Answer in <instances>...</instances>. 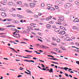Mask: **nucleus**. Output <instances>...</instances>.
<instances>
[{"label":"nucleus","instance_id":"34","mask_svg":"<svg viewBox=\"0 0 79 79\" xmlns=\"http://www.w3.org/2000/svg\"><path fill=\"white\" fill-rule=\"evenodd\" d=\"M75 3L76 4V5H79V2H77V1H75Z\"/></svg>","mask_w":79,"mask_h":79},{"label":"nucleus","instance_id":"54","mask_svg":"<svg viewBox=\"0 0 79 79\" xmlns=\"http://www.w3.org/2000/svg\"><path fill=\"white\" fill-rule=\"evenodd\" d=\"M20 23H23V19L21 20H20Z\"/></svg>","mask_w":79,"mask_h":79},{"label":"nucleus","instance_id":"14","mask_svg":"<svg viewBox=\"0 0 79 79\" xmlns=\"http://www.w3.org/2000/svg\"><path fill=\"white\" fill-rule=\"evenodd\" d=\"M59 18L61 21H64V18L63 17H59Z\"/></svg>","mask_w":79,"mask_h":79},{"label":"nucleus","instance_id":"40","mask_svg":"<svg viewBox=\"0 0 79 79\" xmlns=\"http://www.w3.org/2000/svg\"><path fill=\"white\" fill-rule=\"evenodd\" d=\"M60 52V53H62V52L61 51H60V50H59V49H58L57 51V52Z\"/></svg>","mask_w":79,"mask_h":79},{"label":"nucleus","instance_id":"8","mask_svg":"<svg viewBox=\"0 0 79 79\" xmlns=\"http://www.w3.org/2000/svg\"><path fill=\"white\" fill-rule=\"evenodd\" d=\"M1 16H3V17H5V16H6V13L4 12H2L1 14Z\"/></svg>","mask_w":79,"mask_h":79},{"label":"nucleus","instance_id":"21","mask_svg":"<svg viewBox=\"0 0 79 79\" xmlns=\"http://www.w3.org/2000/svg\"><path fill=\"white\" fill-rule=\"evenodd\" d=\"M9 48H10V49H12V50H14V52H16V53H18L17 51H15V49L14 48H10V47H9Z\"/></svg>","mask_w":79,"mask_h":79},{"label":"nucleus","instance_id":"60","mask_svg":"<svg viewBox=\"0 0 79 79\" xmlns=\"http://www.w3.org/2000/svg\"><path fill=\"white\" fill-rule=\"evenodd\" d=\"M54 50H55V51H58V49H57V48H54Z\"/></svg>","mask_w":79,"mask_h":79},{"label":"nucleus","instance_id":"4","mask_svg":"<svg viewBox=\"0 0 79 79\" xmlns=\"http://www.w3.org/2000/svg\"><path fill=\"white\" fill-rule=\"evenodd\" d=\"M30 6L31 8H34V7L35 5V4L34 3H30Z\"/></svg>","mask_w":79,"mask_h":79},{"label":"nucleus","instance_id":"10","mask_svg":"<svg viewBox=\"0 0 79 79\" xmlns=\"http://www.w3.org/2000/svg\"><path fill=\"white\" fill-rule=\"evenodd\" d=\"M73 22H74L75 23H76L77 22H79V19L77 18H76L73 21Z\"/></svg>","mask_w":79,"mask_h":79},{"label":"nucleus","instance_id":"32","mask_svg":"<svg viewBox=\"0 0 79 79\" xmlns=\"http://www.w3.org/2000/svg\"><path fill=\"white\" fill-rule=\"evenodd\" d=\"M11 30L12 31H16V29H15L11 28Z\"/></svg>","mask_w":79,"mask_h":79},{"label":"nucleus","instance_id":"20","mask_svg":"<svg viewBox=\"0 0 79 79\" xmlns=\"http://www.w3.org/2000/svg\"><path fill=\"white\" fill-rule=\"evenodd\" d=\"M41 7H44V6H45V4H44V3H42L41 4Z\"/></svg>","mask_w":79,"mask_h":79},{"label":"nucleus","instance_id":"63","mask_svg":"<svg viewBox=\"0 0 79 79\" xmlns=\"http://www.w3.org/2000/svg\"><path fill=\"white\" fill-rule=\"evenodd\" d=\"M52 39H53V40H56L55 38L54 37L52 38Z\"/></svg>","mask_w":79,"mask_h":79},{"label":"nucleus","instance_id":"26","mask_svg":"<svg viewBox=\"0 0 79 79\" xmlns=\"http://www.w3.org/2000/svg\"><path fill=\"white\" fill-rule=\"evenodd\" d=\"M50 73H53V69H51L49 70Z\"/></svg>","mask_w":79,"mask_h":79},{"label":"nucleus","instance_id":"45","mask_svg":"<svg viewBox=\"0 0 79 79\" xmlns=\"http://www.w3.org/2000/svg\"><path fill=\"white\" fill-rule=\"evenodd\" d=\"M52 62L53 63H55V64H58V63L57 62H55L53 61H52Z\"/></svg>","mask_w":79,"mask_h":79},{"label":"nucleus","instance_id":"5","mask_svg":"<svg viewBox=\"0 0 79 79\" xmlns=\"http://www.w3.org/2000/svg\"><path fill=\"white\" fill-rule=\"evenodd\" d=\"M0 11H6L7 10L6 9V8H1L0 9Z\"/></svg>","mask_w":79,"mask_h":79},{"label":"nucleus","instance_id":"23","mask_svg":"<svg viewBox=\"0 0 79 79\" xmlns=\"http://www.w3.org/2000/svg\"><path fill=\"white\" fill-rule=\"evenodd\" d=\"M47 6H48L49 7H51V6H52V4H47Z\"/></svg>","mask_w":79,"mask_h":79},{"label":"nucleus","instance_id":"6","mask_svg":"<svg viewBox=\"0 0 79 79\" xmlns=\"http://www.w3.org/2000/svg\"><path fill=\"white\" fill-rule=\"evenodd\" d=\"M27 28H28V29H27V30L28 31H30V30H33L32 27H27Z\"/></svg>","mask_w":79,"mask_h":79},{"label":"nucleus","instance_id":"24","mask_svg":"<svg viewBox=\"0 0 79 79\" xmlns=\"http://www.w3.org/2000/svg\"><path fill=\"white\" fill-rule=\"evenodd\" d=\"M17 3L19 5H21V4H22V2H17Z\"/></svg>","mask_w":79,"mask_h":79},{"label":"nucleus","instance_id":"25","mask_svg":"<svg viewBox=\"0 0 79 79\" xmlns=\"http://www.w3.org/2000/svg\"><path fill=\"white\" fill-rule=\"evenodd\" d=\"M43 48H45V49H47V48H49L48 47H47L46 46H44L43 47Z\"/></svg>","mask_w":79,"mask_h":79},{"label":"nucleus","instance_id":"7","mask_svg":"<svg viewBox=\"0 0 79 79\" xmlns=\"http://www.w3.org/2000/svg\"><path fill=\"white\" fill-rule=\"evenodd\" d=\"M59 34L61 35H64L66 34V33H65V32L64 31H61L59 33Z\"/></svg>","mask_w":79,"mask_h":79},{"label":"nucleus","instance_id":"61","mask_svg":"<svg viewBox=\"0 0 79 79\" xmlns=\"http://www.w3.org/2000/svg\"><path fill=\"white\" fill-rule=\"evenodd\" d=\"M3 30H4V29H3V28H0V31H3Z\"/></svg>","mask_w":79,"mask_h":79},{"label":"nucleus","instance_id":"49","mask_svg":"<svg viewBox=\"0 0 79 79\" xmlns=\"http://www.w3.org/2000/svg\"><path fill=\"white\" fill-rule=\"evenodd\" d=\"M42 15V14H41V13H38V15L39 16H41V15Z\"/></svg>","mask_w":79,"mask_h":79},{"label":"nucleus","instance_id":"39","mask_svg":"<svg viewBox=\"0 0 79 79\" xmlns=\"http://www.w3.org/2000/svg\"><path fill=\"white\" fill-rule=\"evenodd\" d=\"M49 24H53V21H51L49 22Z\"/></svg>","mask_w":79,"mask_h":79},{"label":"nucleus","instance_id":"3","mask_svg":"<svg viewBox=\"0 0 79 79\" xmlns=\"http://www.w3.org/2000/svg\"><path fill=\"white\" fill-rule=\"evenodd\" d=\"M56 3L57 5H63V2L61 1H57Z\"/></svg>","mask_w":79,"mask_h":79},{"label":"nucleus","instance_id":"59","mask_svg":"<svg viewBox=\"0 0 79 79\" xmlns=\"http://www.w3.org/2000/svg\"><path fill=\"white\" fill-rule=\"evenodd\" d=\"M49 19H52V16H49L48 17Z\"/></svg>","mask_w":79,"mask_h":79},{"label":"nucleus","instance_id":"30","mask_svg":"<svg viewBox=\"0 0 79 79\" xmlns=\"http://www.w3.org/2000/svg\"><path fill=\"white\" fill-rule=\"evenodd\" d=\"M7 20L8 21H12V19H7Z\"/></svg>","mask_w":79,"mask_h":79},{"label":"nucleus","instance_id":"28","mask_svg":"<svg viewBox=\"0 0 79 79\" xmlns=\"http://www.w3.org/2000/svg\"><path fill=\"white\" fill-rule=\"evenodd\" d=\"M13 2H11L9 3V5H13Z\"/></svg>","mask_w":79,"mask_h":79},{"label":"nucleus","instance_id":"41","mask_svg":"<svg viewBox=\"0 0 79 79\" xmlns=\"http://www.w3.org/2000/svg\"><path fill=\"white\" fill-rule=\"evenodd\" d=\"M10 27H15V26H14L13 25H10Z\"/></svg>","mask_w":79,"mask_h":79},{"label":"nucleus","instance_id":"46","mask_svg":"<svg viewBox=\"0 0 79 79\" xmlns=\"http://www.w3.org/2000/svg\"><path fill=\"white\" fill-rule=\"evenodd\" d=\"M38 40H39V41H40V42H43V41H42V40L39 39H38Z\"/></svg>","mask_w":79,"mask_h":79},{"label":"nucleus","instance_id":"15","mask_svg":"<svg viewBox=\"0 0 79 79\" xmlns=\"http://www.w3.org/2000/svg\"><path fill=\"white\" fill-rule=\"evenodd\" d=\"M65 40H66V41H69V40H69V37H67V38H66L65 39Z\"/></svg>","mask_w":79,"mask_h":79},{"label":"nucleus","instance_id":"27","mask_svg":"<svg viewBox=\"0 0 79 79\" xmlns=\"http://www.w3.org/2000/svg\"><path fill=\"white\" fill-rule=\"evenodd\" d=\"M50 53H51L54 54H56V55H57V53L53 52V51H51Z\"/></svg>","mask_w":79,"mask_h":79},{"label":"nucleus","instance_id":"42","mask_svg":"<svg viewBox=\"0 0 79 79\" xmlns=\"http://www.w3.org/2000/svg\"><path fill=\"white\" fill-rule=\"evenodd\" d=\"M64 69H65V70H67V69H68V68H67V67H64Z\"/></svg>","mask_w":79,"mask_h":79},{"label":"nucleus","instance_id":"38","mask_svg":"<svg viewBox=\"0 0 79 79\" xmlns=\"http://www.w3.org/2000/svg\"><path fill=\"white\" fill-rule=\"evenodd\" d=\"M76 45H78V46H79V43L78 42H76L75 43Z\"/></svg>","mask_w":79,"mask_h":79},{"label":"nucleus","instance_id":"48","mask_svg":"<svg viewBox=\"0 0 79 79\" xmlns=\"http://www.w3.org/2000/svg\"><path fill=\"white\" fill-rule=\"evenodd\" d=\"M65 75L66 77H69V76H68V74L65 73Z\"/></svg>","mask_w":79,"mask_h":79},{"label":"nucleus","instance_id":"55","mask_svg":"<svg viewBox=\"0 0 79 79\" xmlns=\"http://www.w3.org/2000/svg\"><path fill=\"white\" fill-rule=\"evenodd\" d=\"M69 1L70 2H73L74 1V0H69Z\"/></svg>","mask_w":79,"mask_h":79},{"label":"nucleus","instance_id":"36","mask_svg":"<svg viewBox=\"0 0 79 79\" xmlns=\"http://www.w3.org/2000/svg\"><path fill=\"white\" fill-rule=\"evenodd\" d=\"M52 45H56L57 44H55V43H52Z\"/></svg>","mask_w":79,"mask_h":79},{"label":"nucleus","instance_id":"2","mask_svg":"<svg viewBox=\"0 0 79 79\" xmlns=\"http://www.w3.org/2000/svg\"><path fill=\"white\" fill-rule=\"evenodd\" d=\"M71 4H66L65 5L64 7L65 8H69V7H71Z\"/></svg>","mask_w":79,"mask_h":79},{"label":"nucleus","instance_id":"51","mask_svg":"<svg viewBox=\"0 0 79 79\" xmlns=\"http://www.w3.org/2000/svg\"><path fill=\"white\" fill-rule=\"evenodd\" d=\"M44 46L41 45L40 46V47L42 48H44Z\"/></svg>","mask_w":79,"mask_h":79},{"label":"nucleus","instance_id":"64","mask_svg":"<svg viewBox=\"0 0 79 79\" xmlns=\"http://www.w3.org/2000/svg\"><path fill=\"white\" fill-rule=\"evenodd\" d=\"M6 19H4L3 20H2V21H6Z\"/></svg>","mask_w":79,"mask_h":79},{"label":"nucleus","instance_id":"62","mask_svg":"<svg viewBox=\"0 0 79 79\" xmlns=\"http://www.w3.org/2000/svg\"><path fill=\"white\" fill-rule=\"evenodd\" d=\"M76 63H77V64H78L79 65V61H76Z\"/></svg>","mask_w":79,"mask_h":79},{"label":"nucleus","instance_id":"52","mask_svg":"<svg viewBox=\"0 0 79 79\" xmlns=\"http://www.w3.org/2000/svg\"><path fill=\"white\" fill-rule=\"evenodd\" d=\"M46 20H47V21H49V20H50V19H49L48 17V18H46Z\"/></svg>","mask_w":79,"mask_h":79},{"label":"nucleus","instance_id":"53","mask_svg":"<svg viewBox=\"0 0 79 79\" xmlns=\"http://www.w3.org/2000/svg\"><path fill=\"white\" fill-rule=\"evenodd\" d=\"M22 77V76L20 75H19V76H17V77Z\"/></svg>","mask_w":79,"mask_h":79},{"label":"nucleus","instance_id":"17","mask_svg":"<svg viewBox=\"0 0 79 79\" xmlns=\"http://www.w3.org/2000/svg\"><path fill=\"white\" fill-rule=\"evenodd\" d=\"M17 16L19 18H24V17L23 16L19 15H17Z\"/></svg>","mask_w":79,"mask_h":79},{"label":"nucleus","instance_id":"50","mask_svg":"<svg viewBox=\"0 0 79 79\" xmlns=\"http://www.w3.org/2000/svg\"><path fill=\"white\" fill-rule=\"evenodd\" d=\"M12 11H15L16 10V9H15L14 8H12Z\"/></svg>","mask_w":79,"mask_h":79},{"label":"nucleus","instance_id":"33","mask_svg":"<svg viewBox=\"0 0 79 79\" xmlns=\"http://www.w3.org/2000/svg\"><path fill=\"white\" fill-rule=\"evenodd\" d=\"M61 49L62 50H66V49H64V48H63V47H61Z\"/></svg>","mask_w":79,"mask_h":79},{"label":"nucleus","instance_id":"31","mask_svg":"<svg viewBox=\"0 0 79 79\" xmlns=\"http://www.w3.org/2000/svg\"><path fill=\"white\" fill-rule=\"evenodd\" d=\"M73 29H77V27H76V26H73Z\"/></svg>","mask_w":79,"mask_h":79},{"label":"nucleus","instance_id":"13","mask_svg":"<svg viewBox=\"0 0 79 79\" xmlns=\"http://www.w3.org/2000/svg\"><path fill=\"white\" fill-rule=\"evenodd\" d=\"M26 61H27V62H32V63H35V61H33L32 60H27Z\"/></svg>","mask_w":79,"mask_h":79},{"label":"nucleus","instance_id":"58","mask_svg":"<svg viewBox=\"0 0 79 79\" xmlns=\"http://www.w3.org/2000/svg\"><path fill=\"white\" fill-rule=\"evenodd\" d=\"M58 22H60V23H61V20L60 19H58Z\"/></svg>","mask_w":79,"mask_h":79},{"label":"nucleus","instance_id":"11","mask_svg":"<svg viewBox=\"0 0 79 79\" xmlns=\"http://www.w3.org/2000/svg\"><path fill=\"white\" fill-rule=\"evenodd\" d=\"M46 27H47L48 29H50L51 28V25L49 24H47L46 26Z\"/></svg>","mask_w":79,"mask_h":79},{"label":"nucleus","instance_id":"44","mask_svg":"<svg viewBox=\"0 0 79 79\" xmlns=\"http://www.w3.org/2000/svg\"><path fill=\"white\" fill-rule=\"evenodd\" d=\"M25 6H29V5L26 3H25Z\"/></svg>","mask_w":79,"mask_h":79},{"label":"nucleus","instance_id":"16","mask_svg":"<svg viewBox=\"0 0 79 79\" xmlns=\"http://www.w3.org/2000/svg\"><path fill=\"white\" fill-rule=\"evenodd\" d=\"M55 31L56 32H58L60 31V29L59 28H57L55 30Z\"/></svg>","mask_w":79,"mask_h":79},{"label":"nucleus","instance_id":"18","mask_svg":"<svg viewBox=\"0 0 79 79\" xmlns=\"http://www.w3.org/2000/svg\"><path fill=\"white\" fill-rule=\"evenodd\" d=\"M30 26H35L36 24L35 23H31L30 24Z\"/></svg>","mask_w":79,"mask_h":79},{"label":"nucleus","instance_id":"47","mask_svg":"<svg viewBox=\"0 0 79 79\" xmlns=\"http://www.w3.org/2000/svg\"><path fill=\"white\" fill-rule=\"evenodd\" d=\"M23 58H31V57H24L23 56Z\"/></svg>","mask_w":79,"mask_h":79},{"label":"nucleus","instance_id":"37","mask_svg":"<svg viewBox=\"0 0 79 79\" xmlns=\"http://www.w3.org/2000/svg\"><path fill=\"white\" fill-rule=\"evenodd\" d=\"M52 27L53 29H55V28H56V27L55 26H52Z\"/></svg>","mask_w":79,"mask_h":79},{"label":"nucleus","instance_id":"12","mask_svg":"<svg viewBox=\"0 0 79 79\" xmlns=\"http://www.w3.org/2000/svg\"><path fill=\"white\" fill-rule=\"evenodd\" d=\"M60 29H62V30H65V31H66V30L65 29V28L63 27L62 26H60Z\"/></svg>","mask_w":79,"mask_h":79},{"label":"nucleus","instance_id":"19","mask_svg":"<svg viewBox=\"0 0 79 79\" xmlns=\"http://www.w3.org/2000/svg\"><path fill=\"white\" fill-rule=\"evenodd\" d=\"M49 10H54L55 8L53 7H49Z\"/></svg>","mask_w":79,"mask_h":79},{"label":"nucleus","instance_id":"35","mask_svg":"<svg viewBox=\"0 0 79 79\" xmlns=\"http://www.w3.org/2000/svg\"><path fill=\"white\" fill-rule=\"evenodd\" d=\"M61 40H60L59 39H57V42H60V41Z\"/></svg>","mask_w":79,"mask_h":79},{"label":"nucleus","instance_id":"22","mask_svg":"<svg viewBox=\"0 0 79 79\" xmlns=\"http://www.w3.org/2000/svg\"><path fill=\"white\" fill-rule=\"evenodd\" d=\"M14 23H15L16 24H18V23H19V22L18 21H14Z\"/></svg>","mask_w":79,"mask_h":79},{"label":"nucleus","instance_id":"29","mask_svg":"<svg viewBox=\"0 0 79 79\" xmlns=\"http://www.w3.org/2000/svg\"><path fill=\"white\" fill-rule=\"evenodd\" d=\"M34 17L35 18H39V16H38L37 15H35L34 16Z\"/></svg>","mask_w":79,"mask_h":79},{"label":"nucleus","instance_id":"56","mask_svg":"<svg viewBox=\"0 0 79 79\" xmlns=\"http://www.w3.org/2000/svg\"><path fill=\"white\" fill-rule=\"evenodd\" d=\"M38 34H39V35H40L41 36L42 35V34H41V33L39 32L38 33Z\"/></svg>","mask_w":79,"mask_h":79},{"label":"nucleus","instance_id":"9","mask_svg":"<svg viewBox=\"0 0 79 79\" xmlns=\"http://www.w3.org/2000/svg\"><path fill=\"white\" fill-rule=\"evenodd\" d=\"M15 31V32H14L13 33V34H18V33H19V31L17 30H16Z\"/></svg>","mask_w":79,"mask_h":79},{"label":"nucleus","instance_id":"57","mask_svg":"<svg viewBox=\"0 0 79 79\" xmlns=\"http://www.w3.org/2000/svg\"><path fill=\"white\" fill-rule=\"evenodd\" d=\"M41 65L42 66V67L43 68H45V66H44L43 64H41Z\"/></svg>","mask_w":79,"mask_h":79},{"label":"nucleus","instance_id":"43","mask_svg":"<svg viewBox=\"0 0 79 79\" xmlns=\"http://www.w3.org/2000/svg\"><path fill=\"white\" fill-rule=\"evenodd\" d=\"M35 52H36V53H37V54H40V53L37 52V51H35Z\"/></svg>","mask_w":79,"mask_h":79},{"label":"nucleus","instance_id":"1","mask_svg":"<svg viewBox=\"0 0 79 79\" xmlns=\"http://www.w3.org/2000/svg\"><path fill=\"white\" fill-rule=\"evenodd\" d=\"M13 36L15 37H16V38H19L21 37L20 35L16 33V34H14L13 35Z\"/></svg>","mask_w":79,"mask_h":79}]
</instances>
